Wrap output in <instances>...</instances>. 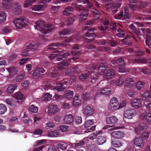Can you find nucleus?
<instances>
[{
    "label": "nucleus",
    "instance_id": "obj_33",
    "mask_svg": "<svg viewBox=\"0 0 151 151\" xmlns=\"http://www.w3.org/2000/svg\"><path fill=\"white\" fill-rule=\"evenodd\" d=\"M13 4L14 5L15 7V10L14 11L15 13L17 14L20 13L22 11L21 5L18 2L14 3Z\"/></svg>",
    "mask_w": 151,
    "mask_h": 151
},
{
    "label": "nucleus",
    "instance_id": "obj_27",
    "mask_svg": "<svg viewBox=\"0 0 151 151\" xmlns=\"http://www.w3.org/2000/svg\"><path fill=\"white\" fill-rule=\"evenodd\" d=\"M73 120V116L71 114L67 115L64 120V122L65 124H69L72 123Z\"/></svg>",
    "mask_w": 151,
    "mask_h": 151
},
{
    "label": "nucleus",
    "instance_id": "obj_19",
    "mask_svg": "<svg viewBox=\"0 0 151 151\" xmlns=\"http://www.w3.org/2000/svg\"><path fill=\"white\" fill-rule=\"evenodd\" d=\"M71 59L69 58L68 60L64 61L63 62L59 63L58 66V68L59 70H62L68 66L70 62Z\"/></svg>",
    "mask_w": 151,
    "mask_h": 151
},
{
    "label": "nucleus",
    "instance_id": "obj_25",
    "mask_svg": "<svg viewBox=\"0 0 151 151\" xmlns=\"http://www.w3.org/2000/svg\"><path fill=\"white\" fill-rule=\"evenodd\" d=\"M134 82L131 78H127L125 81V87H132L134 85Z\"/></svg>",
    "mask_w": 151,
    "mask_h": 151
},
{
    "label": "nucleus",
    "instance_id": "obj_4",
    "mask_svg": "<svg viewBox=\"0 0 151 151\" xmlns=\"http://www.w3.org/2000/svg\"><path fill=\"white\" fill-rule=\"evenodd\" d=\"M79 49V47L78 44L75 45L73 47L71 52L73 55V57L70 60L71 63H75L79 57L81 52L78 50Z\"/></svg>",
    "mask_w": 151,
    "mask_h": 151
},
{
    "label": "nucleus",
    "instance_id": "obj_18",
    "mask_svg": "<svg viewBox=\"0 0 151 151\" xmlns=\"http://www.w3.org/2000/svg\"><path fill=\"white\" fill-rule=\"evenodd\" d=\"M134 143L135 145L140 148H141L145 143L142 138L140 137H135L134 139Z\"/></svg>",
    "mask_w": 151,
    "mask_h": 151
},
{
    "label": "nucleus",
    "instance_id": "obj_59",
    "mask_svg": "<svg viewBox=\"0 0 151 151\" xmlns=\"http://www.w3.org/2000/svg\"><path fill=\"white\" fill-rule=\"evenodd\" d=\"M52 95L49 93H45L43 98V100L44 101H49L51 98Z\"/></svg>",
    "mask_w": 151,
    "mask_h": 151
},
{
    "label": "nucleus",
    "instance_id": "obj_58",
    "mask_svg": "<svg viewBox=\"0 0 151 151\" xmlns=\"http://www.w3.org/2000/svg\"><path fill=\"white\" fill-rule=\"evenodd\" d=\"M36 0H26L24 4V6L25 7H27L29 6L35 2Z\"/></svg>",
    "mask_w": 151,
    "mask_h": 151
},
{
    "label": "nucleus",
    "instance_id": "obj_61",
    "mask_svg": "<svg viewBox=\"0 0 151 151\" xmlns=\"http://www.w3.org/2000/svg\"><path fill=\"white\" fill-rule=\"evenodd\" d=\"M67 146L63 144H58L57 145V147L58 149H61L63 150H65L67 147Z\"/></svg>",
    "mask_w": 151,
    "mask_h": 151
},
{
    "label": "nucleus",
    "instance_id": "obj_55",
    "mask_svg": "<svg viewBox=\"0 0 151 151\" xmlns=\"http://www.w3.org/2000/svg\"><path fill=\"white\" fill-rule=\"evenodd\" d=\"M7 70L10 74L12 75L15 74L17 73V70L15 67H11L8 68Z\"/></svg>",
    "mask_w": 151,
    "mask_h": 151
},
{
    "label": "nucleus",
    "instance_id": "obj_31",
    "mask_svg": "<svg viewBox=\"0 0 151 151\" xmlns=\"http://www.w3.org/2000/svg\"><path fill=\"white\" fill-rule=\"evenodd\" d=\"M70 53L69 51H67L65 53H64L62 55L58 56L56 58V60L59 61L61 60H64L67 58L69 55Z\"/></svg>",
    "mask_w": 151,
    "mask_h": 151
},
{
    "label": "nucleus",
    "instance_id": "obj_2",
    "mask_svg": "<svg viewBox=\"0 0 151 151\" xmlns=\"http://www.w3.org/2000/svg\"><path fill=\"white\" fill-rule=\"evenodd\" d=\"M28 19L26 17L22 16L19 18L15 19L13 22L16 28L18 29H22L27 25Z\"/></svg>",
    "mask_w": 151,
    "mask_h": 151
},
{
    "label": "nucleus",
    "instance_id": "obj_44",
    "mask_svg": "<svg viewBox=\"0 0 151 151\" xmlns=\"http://www.w3.org/2000/svg\"><path fill=\"white\" fill-rule=\"evenodd\" d=\"M112 143L113 146L115 147H119L122 146V143L119 141L112 140Z\"/></svg>",
    "mask_w": 151,
    "mask_h": 151
},
{
    "label": "nucleus",
    "instance_id": "obj_14",
    "mask_svg": "<svg viewBox=\"0 0 151 151\" xmlns=\"http://www.w3.org/2000/svg\"><path fill=\"white\" fill-rule=\"evenodd\" d=\"M147 128V126L146 123H141L135 128V131L136 133H139L141 131L146 130Z\"/></svg>",
    "mask_w": 151,
    "mask_h": 151
},
{
    "label": "nucleus",
    "instance_id": "obj_62",
    "mask_svg": "<svg viewBox=\"0 0 151 151\" xmlns=\"http://www.w3.org/2000/svg\"><path fill=\"white\" fill-rule=\"evenodd\" d=\"M71 68L72 69L74 74H76L80 71V69L77 66H71Z\"/></svg>",
    "mask_w": 151,
    "mask_h": 151
},
{
    "label": "nucleus",
    "instance_id": "obj_6",
    "mask_svg": "<svg viewBox=\"0 0 151 151\" xmlns=\"http://www.w3.org/2000/svg\"><path fill=\"white\" fill-rule=\"evenodd\" d=\"M119 104V103L116 98L115 97L113 98L110 101L108 107L109 110L112 111L116 110Z\"/></svg>",
    "mask_w": 151,
    "mask_h": 151
},
{
    "label": "nucleus",
    "instance_id": "obj_57",
    "mask_svg": "<svg viewBox=\"0 0 151 151\" xmlns=\"http://www.w3.org/2000/svg\"><path fill=\"white\" fill-rule=\"evenodd\" d=\"M145 84V83L144 82L141 81H139L136 83V86L138 89H140L142 88L143 87Z\"/></svg>",
    "mask_w": 151,
    "mask_h": 151
},
{
    "label": "nucleus",
    "instance_id": "obj_29",
    "mask_svg": "<svg viewBox=\"0 0 151 151\" xmlns=\"http://www.w3.org/2000/svg\"><path fill=\"white\" fill-rule=\"evenodd\" d=\"M73 10L72 6H69L65 9L63 12V14L65 16H68L73 12Z\"/></svg>",
    "mask_w": 151,
    "mask_h": 151
},
{
    "label": "nucleus",
    "instance_id": "obj_53",
    "mask_svg": "<svg viewBox=\"0 0 151 151\" xmlns=\"http://www.w3.org/2000/svg\"><path fill=\"white\" fill-rule=\"evenodd\" d=\"M6 111V106L3 104H0V115L4 114Z\"/></svg>",
    "mask_w": 151,
    "mask_h": 151
},
{
    "label": "nucleus",
    "instance_id": "obj_7",
    "mask_svg": "<svg viewBox=\"0 0 151 151\" xmlns=\"http://www.w3.org/2000/svg\"><path fill=\"white\" fill-rule=\"evenodd\" d=\"M51 0H44L42 1L43 2L39 4L34 6L32 7V10L35 11H40L44 10L46 8V4L49 2Z\"/></svg>",
    "mask_w": 151,
    "mask_h": 151
},
{
    "label": "nucleus",
    "instance_id": "obj_64",
    "mask_svg": "<svg viewBox=\"0 0 151 151\" xmlns=\"http://www.w3.org/2000/svg\"><path fill=\"white\" fill-rule=\"evenodd\" d=\"M146 121L149 123L151 124V113H148L146 115L145 118Z\"/></svg>",
    "mask_w": 151,
    "mask_h": 151
},
{
    "label": "nucleus",
    "instance_id": "obj_12",
    "mask_svg": "<svg viewBox=\"0 0 151 151\" xmlns=\"http://www.w3.org/2000/svg\"><path fill=\"white\" fill-rule=\"evenodd\" d=\"M111 135L112 140L116 139H120L123 137L124 136L123 132L121 131L113 132H111Z\"/></svg>",
    "mask_w": 151,
    "mask_h": 151
},
{
    "label": "nucleus",
    "instance_id": "obj_16",
    "mask_svg": "<svg viewBox=\"0 0 151 151\" xmlns=\"http://www.w3.org/2000/svg\"><path fill=\"white\" fill-rule=\"evenodd\" d=\"M45 71L43 68H37L34 70L32 75L34 77H40L42 75Z\"/></svg>",
    "mask_w": 151,
    "mask_h": 151
},
{
    "label": "nucleus",
    "instance_id": "obj_41",
    "mask_svg": "<svg viewBox=\"0 0 151 151\" xmlns=\"http://www.w3.org/2000/svg\"><path fill=\"white\" fill-rule=\"evenodd\" d=\"M73 95V92L71 90H68L66 91L64 96L67 99L71 98Z\"/></svg>",
    "mask_w": 151,
    "mask_h": 151
},
{
    "label": "nucleus",
    "instance_id": "obj_52",
    "mask_svg": "<svg viewBox=\"0 0 151 151\" xmlns=\"http://www.w3.org/2000/svg\"><path fill=\"white\" fill-rule=\"evenodd\" d=\"M77 19V17L76 16H73V17H68L67 20V24L68 25H69Z\"/></svg>",
    "mask_w": 151,
    "mask_h": 151
},
{
    "label": "nucleus",
    "instance_id": "obj_5",
    "mask_svg": "<svg viewBox=\"0 0 151 151\" xmlns=\"http://www.w3.org/2000/svg\"><path fill=\"white\" fill-rule=\"evenodd\" d=\"M76 7L79 10H83L80 14V19L81 21L85 20L88 15V10L84 9V8L82 5H77Z\"/></svg>",
    "mask_w": 151,
    "mask_h": 151
},
{
    "label": "nucleus",
    "instance_id": "obj_34",
    "mask_svg": "<svg viewBox=\"0 0 151 151\" xmlns=\"http://www.w3.org/2000/svg\"><path fill=\"white\" fill-rule=\"evenodd\" d=\"M124 19L126 21H127L130 18V15L128 7L125 6L124 8Z\"/></svg>",
    "mask_w": 151,
    "mask_h": 151
},
{
    "label": "nucleus",
    "instance_id": "obj_63",
    "mask_svg": "<svg viewBox=\"0 0 151 151\" xmlns=\"http://www.w3.org/2000/svg\"><path fill=\"white\" fill-rule=\"evenodd\" d=\"M65 74L66 75L68 76H70L72 75V74H73L72 69L71 68V66L70 68H68V69L65 71Z\"/></svg>",
    "mask_w": 151,
    "mask_h": 151
},
{
    "label": "nucleus",
    "instance_id": "obj_47",
    "mask_svg": "<svg viewBox=\"0 0 151 151\" xmlns=\"http://www.w3.org/2000/svg\"><path fill=\"white\" fill-rule=\"evenodd\" d=\"M124 81V78L121 76L119 77L118 80L116 81L115 82L116 85L118 86H121L122 85Z\"/></svg>",
    "mask_w": 151,
    "mask_h": 151
},
{
    "label": "nucleus",
    "instance_id": "obj_56",
    "mask_svg": "<svg viewBox=\"0 0 151 151\" xmlns=\"http://www.w3.org/2000/svg\"><path fill=\"white\" fill-rule=\"evenodd\" d=\"M148 4V3L147 2L141 1L139 3V5L137 6L139 8L142 9L147 6Z\"/></svg>",
    "mask_w": 151,
    "mask_h": 151
},
{
    "label": "nucleus",
    "instance_id": "obj_13",
    "mask_svg": "<svg viewBox=\"0 0 151 151\" xmlns=\"http://www.w3.org/2000/svg\"><path fill=\"white\" fill-rule=\"evenodd\" d=\"M131 104L132 106L135 109H139L142 106V99H135L132 100Z\"/></svg>",
    "mask_w": 151,
    "mask_h": 151
},
{
    "label": "nucleus",
    "instance_id": "obj_11",
    "mask_svg": "<svg viewBox=\"0 0 151 151\" xmlns=\"http://www.w3.org/2000/svg\"><path fill=\"white\" fill-rule=\"evenodd\" d=\"M13 0H1V4L4 9H9L12 8Z\"/></svg>",
    "mask_w": 151,
    "mask_h": 151
},
{
    "label": "nucleus",
    "instance_id": "obj_43",
    "mask_svg": "<svg viewBox=\"0 0 151 151\" xmlns=\"http://www.w3.org/2000/svg\"><path fill=\"white\" fill-rule=\"evenodd\" d=\"M6 14L4 12H0V23L5 22L6 19Z\"/></svg>",
    "mask_w": 151,
    "mask_h": 151
},
{
    "label": "nucleus",
    "instance_id": "obj_42",
    "mask_svg": "<svg viewBox=\"0 0 151 151\" xmlns=\"http://www.w3.org/2000/svg\"><path fill=\"white\" fill-rule=\"evenodd\" d=\"M145 43L149 47H151V37L149 35H147L146 36Z\"/></svg>",
    "mask_w": 151,
    "mask_h": 151
},
{
    "label": "nucleus",
    "instance_id": "obj_1",
    "mask_svg": "<svg viewBox=\"0 0 151 151\" xmlns=\"http://www.w3.org/2000/svg\"><path fill=\"white\" fill-rule=\"evenodd\" d=\"M34 25L35 29L39 30L44 34H47L51 32L55 28L54 25L51 24H45V22L42 20L37 21Z\"/></svg>",
    "mask_w": 151,
    "mask_h": 151
},
{
    "label": "nucleus",
    "instance_id": "obj_54",
    "mask_svg": "<svg viewBox=\"0 0 151 151\" xmlns=\"http://www.w3.org/2000/svg\"><path fill=\"white\" fill-rule=\"evenodd\" d=\"M93 120L89 119L87 120L85 123V127L86 128L90 127L94 123Z\"/></svg>",
    "mask_w": 151,
    "mask_h": 151
},
{
    "label": "nucleus",
    "instance_id": "obj_36",
    "mask_svg": "<svg viewBox=\"0 0 151 151\" xmlns=\"http://www.w3.org/2000/svg\"><path fill=\"white\" fill-rule=\"evenodd\" d=\"M48 75L50 77L55 78L56 79L59 76V73L56 70L52 71L51 72H49Z\"/></svg>",
    "mask_w": 151,
    "mask_h": 151
},
{
    "label": "nucleus",
    "instance_id": "obj_30",
    "mask_svg": "<svg viewBox=\"0 0 151 151\" xmlns=\"http://www.w3.org/2000/svg\"><path fill=\"white\" fill-rule=\"evenodd\" d=\"M91 12L93 16L94 19H99L100 16L99 11L95 9H92Z\"/></svg>",
    "mask_w": 151,
    "mask_h": 151
},
{
    "label": "nucleus",
    "instance_id": "obj_8",
    "mask_svg": "<svg viewBox=\"0 0 151 151\" xmlns=\"http://www.w3.org/2000/svg\"><path fill=\"white\" fill-rule=\"evenodd\" d=\"M39 46V44L37 43L36 44H29L26 46V48L23 52L22 56H26L30 53L29 52L31 51V49H37Z\"/></svg>",
    "mask_w": 151,
    "mask_h": 151
},
{
    "label": "nucleus",
    "instance_id": "obj_23",
    "mask_svg": "<svg viewBox=\"0 0 151 151\" xmlns=\"http://www.w3.org/2000/svg\"><path fill=\"white\" fill-rule=\"evenodd\" d=\"M118 121V119L115 116H109L106 120V123L109 124H115Z\"/></svg>",
    "mask_w": 151,
    "mask_h": 151
},
{
    "label": "nucleus",
    "instance_id": "obj_3",
    "mask_svg": "<svg viewBox=\"0 0 151 151\" xmlns=\"http://www.w3.org/2000/svg\"><path fill=\"white\" fill-rule=\"evenodd\" d=\"M96 29L94 28L89 29H88V32L86 33L83 35V38L86 42H90L94 40L96 36V34L95 33H89V32H93Z\"/></svg>",
    "mask_w": 151,
    "mask_h": 151
},
{
    "label": "nucleus",
    "instance_id": "obj_15",
    "mask_svg": "<svg viewBox=\"0 0 151 151\" xmlns=\"http://www.w3.org/2000/svg\"><path fill=\"white\" fill-rule=\"evenodd\" d=\"M108 68V64L106 63H101L99 65L98 70V72L101 74H103Z\"/></svg>",
    "mask_w": 151,
    "mask_h": 151
},
{
    "label": "nucleus",
    "instance_id": "obj_50",
    "mask_svg": "<svg viewBox=\"0 0 151 151\" xmlns=\"http://www.w3.org/2000/svg\"><path fill=\"white\" fill-rule=\"evenodd\" d=\"M60 45L58 43H53L49 45L48 49L50 50H54L57 48V47Z\"/></svg>",
    "mask_w": 151,
    "mask_h": 151
},
{
    "label": "nucleus",
    "instance_id": "obj_32",
    "mask_svg": "<svg viewBox=\"0 0 151 151\" xmlns=\"http://www.w3.org/2000/svg\"><path fill=\"white\" fill-rule=\"evenodd\" d=\"M106 138L104 137L99 136L97 138L96 142L98 145H102L106 142Z\"/></svg>",
    "mask_w": 151,
    "mask_h": 151
},
{
    "label": "nucleus",
    "instance_id": "obj_46",
    "mask_svg": "<svg viewBox=\"0 0 151 151\" xmlns=\"http://www.w3.org/2000/svg\"><path fill=\"white\" fill-rule=\"evenodd\" d=\"M100 74H99V73L98 72L94 74L93 76L92 75V76L91 77V79L92 83H95L96 81L99 79L100 76Z\"/></svg>",
    "mask_w": 151,
    "mask_h": 151
},
{
    "label": "nucleus",
    "instance_id": "obj_40",
    "mask_svg": "<svg viewBox=\"0 0 151 151\" xmlns=\"http://www.w3.org/2000/svg\"><path fill=\"white\" fill-rule=\"evenodd\" d=\"M142 97L145 98L146 100H148L151 98V93L148 91H146L144 93L142 94Z\"/></svg>",
    "mask_w": 151,
    "mask_h": 151
},
{
    "label": "nucleus",
    "instance_id": "obj_24",
    "mask_svg": "<svg viewBox=\"0 0 151 151\" xmlns=\"http://www.w3.org/2000/svg\"><path fill=\"white\" fill-rule=\"evenodd\" d=\"M115 71L113 69L109 70L104 74V77L106 79H110L115 75Z\"/></svg>",
    "mask_w": 151,
    "mask_h": 151
},
{
    "label": "nucleus",
    "instance_id": "obj_20",
    "mask_svg": "<svg viewBox=\"0 0 151 151\" xmlns=\"http://www.w3.org/2000/svg\"><path fill=\"white\" fill-rule=\"evenodd\" d=\"M111 62L113 64H118V65H126L125 62L124 61V59L123 57H121L118 58L117 60L115 59H112L111 60Z\"/></svg>",
    "mask_w": 151,
    "mask_h": 151
},
{
    "label": "nucleus",
    "instance_id": "obj_38",
    "mask_svg": "<svg viewBox=\"0 0 151 151\" xmlns=\"http://www.w3.org/2000/svg\"><path fill=\"white\" fill-rule=\"evenodd\" d=\"M130 6L131 9L134 10L137 8L136 0H129Z\"/></svg>",
    "mask_w": 151,
    "mask_h": 151
},
{
    "label": "nucleus",
    "instance_id": "obj_28",
    "mask_svg": "<svg viewBox=\"0 0 151 151\" xmlns=\"http://www.w3.org/2000/svg\"><path fill=\"white\" fill-rule=\"evenodd\" d=\"M121 4H122L120 2L112 4L111 7V9L112 13L114 14L116 13L118 11V9L121 6Z\"/></svg>",
    "mask_w": 151,
    "mask_h": 151
},
{
    "label": "nucleus",
    "instance_id": "obj_26",
    "mask_svg": "<svg viewBox=\"0 0 151 151\" xmlns=\"http://www.w3.org/2000/svg\"><path fill=\"white\" fill-rule=\"evenodd\" d=\"M13 97L17 100V102L18 103L22 102L24 99L23 94L20 92L15 94Z\"/></svg>",
    "mask_w": 151,
    "mask_h": 151
},
{
    "label": "nucleus",
    "instance_id": "obj_51",
    "mask_svg": "<svg viewBox=\"0 0 151 151\" xmlns=\"http://www.w3.org/2000/svg\"><path fill=\"white\" fill-rule=\"evenodd\" d=\"M25 73L24 72H21L17 77L16 81L17 82L20 81L25 76Z\"/></svg>",
    "mask_w": 151,
    "mask_h": 151
},
{
    "label": "nucleus",
    "instance_id": "obj_21",
    "mask_svg": "<svg viewBox=\"0 0 151 151\" xmlns=\"http://www.w3.org/2000/svg\"><path fill=\"white\" fill-rule=\"evenodd\" d=\"M134 111L132 109H126L124 111V116L125 118L131 119L132 117Z\"/></svg>",
    "mask_w": 151,
    "mask_h": 151
},
{
    "label": "nucleus",
    "instance_id": "obj_22",
    "mask_svg": "<svg viewBox=\"0 0 151 151\" xmlns=\"http://www.w3.org/2000/svg\"><path fill=\"white\" fill-rule=\"evenodd\" d=\"M73 32L74 30L72 29L66 28L60 31L59 34L61 37L64 38L66 35L71 34Z\"/></svg>",
    "mask_w": 151,
    "mask_h": 151
},
{
    "label": "nucleus",
    "instance_id": "obj_60",
    "mask_svg": "<svg viewBox=\"0 0 151 151\" xmlns=\"http://www.w3.org/2000/svg\"><path fill=\"white\" fill-rule=\"evenodd\" d=\"M59 134V133L57 130L51 131L48 134L49 135L52 137L56 136Z\"/></svg>",
    "mask_w": 151,
    "mask_h": 151
},
{
    "label": "nucleus",
    "instance_id": "obj_48",
    "mask_svg": "<svg viewBox=\"0 0 151 151\" xmlns=\"http://www.w3.org/2000/svg\"><path fill=\"white\" fill-rule=\"evenodd\" d=\"M29 110L32 113H36L37 112L38 110V108L34 105H32L29 107Z\"/></svg>",
    "mask_w": 151,
    "mask_h": 151
},
{
    "label": "nucleus",
    "instance_id": "obj_10",
    "mask_svg": "<svg viewBox=\"0 0 151 151\" xmlns=\"http://www.w3.org/2000/svg\"><path fill=\"white\" fill-rule=\"evenodd\" d=\"M100 91V92L96 93L95 96V98H96L98 96L101 95L109 96L110 95L111 93V90L110 88H101Z\"/></svg>",
    "mask_w": 151,
    "mask_h": 151
},
{
    "label": "nucleus",
    "instance_id": "obj_45",
    "mask_svg": "<svg viewBox=\"0 0 151 151\" xmlns=\"http://www.w3.org/2000/svg\"><path fill=\"white\" fill-rule=\"evenodd\" d=\"M125 65H119V71L120 73H127L129 71L128 69H126L125 68Z\"/></svg>",
    "mask_w": 151,
    "mask_h": 151
},
{
    "label": "nucleus",
    "instance_id": "obj_49",
    "mask_svg": "<svg viewBox=\"0 0 151 151\" xmlns=\"http://www.w3.org/2000/svg\"><path fill=\"white\" fill-rule=\"evenodd\" d=\"M58 109L57 106L56 105H52L50 109L49 110L48 112L50 114V113L52 114H54L58 111Z\"/></svg>",
    "mask_w": 151,
    "mask_h": 151
},
{
    "label": "nucleus",
    "instance_id": "obj_9",
    "mask_svg": "<svg viewBox=\"0 0 151 151\" xmlns=\"http://www.w3.org/2000/svg\"><path fill=\"white\" fill-rule=\"evenodd\" d=\"M68 79H65L63 82L57 84L55 87V89L58 91H63L66 88V84L68 83Z\"/></svg>",
    "mask_w": 151,
    "mask_h": 151
},
{
    "label": "nucleus",
    "instance_id": "obj_35",
    "mask_svg": "<svg viewBox=\"0 0 151 151\" xmlns=\"http://www.w3.org/2000/svg\"><path fill=\"white\" fill-rule=\"evenodd\" d=\"M17 87V84H11L7 88V91L8 93H12L14 92Z\"/></svg>",
    "mask_w": 151,
    "mask_h": 151
},
{
    "label": "nucleus",
    "instance_id": "obj_37",
    "mask_svg": "<svg viewBox=\"0 0 151 151\" xmlns=\"http://www.w3.org/2000/svg\"><path fill=\"white\" fill-rule=\"evenodd\" d=\"M134 61L138 63L143 64L147 63V59L137 57L134 59Z\"/></svg>",
    "mask_w": 151,
    "mask_h": 151
},
{
    "label": "nucleus",
    "instance_id": "obj_39",
    "mask_svg": "<svg viewBox=\"0 0 151 151\" xmlns=\"http://www.w3.org/2000/svg\"><path fill=\"white\" fill-rule=\"evenodd\" d=\"M90 74V73L89 72L86 73L82 74L79 76V79L81 81H84L87 79Z\"/></svg>",
    "mask_w": 151,
    "mask_h": 151
},
{
    "label": "nucleus",
    "instance_id": "obj_17",
    "mask_svg": "<svg viewBox=\"0 0 151 151\" xmlns=\"http://www.w3.org/2000/svg\"><path fill=\"white\" fill-rule=\"evenodd\" d=\"M83 113L86 115L90 116L94 114V111L90 107L87 106L83 107Z\"/></svg>",
    "mask_w": 151,
    "mask_h": 151
}]
</instances>
